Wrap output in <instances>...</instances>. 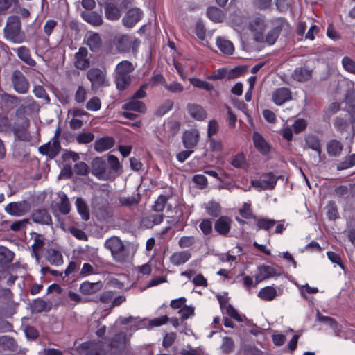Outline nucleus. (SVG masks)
<instances>
[{"label": "nucleus", "mask_w": 355, "mask_h": 355, "mask_svg": "<svg viewBox=\"0 0 355 355\" xmlns=\"http://www.w3.org/2000/svg\"><path fill=\"white\" fill-rule=\"evenodd\" d=\"M85 42L93 52L98 51L102 45L101 36L97 33H88L85 37Z\"/></svg>", "instance_id": "412c9836"}, {"label": "nucleus", "mask_w": 355, "mask_h": 355, "mask_svg": "<svg viewBox=\"0 0 355 355\" xmlns=\"http://www.w3.org/2000/svg\"><path fill=\"white\" fill-rule=\"evenodd\" d=\"M199 132L196 129L186 130L182 135L184 146L187 148H194L199 141Z\"/></svg>", "instance_id": "ddd939ff"}, {"label": "nucleus", "mask_w": 355, "mask_h": 355, "mask_svg": "<svg viewBox=\"0 0 355 355\" xmlns=\"http://www.w3.org/2000/svg\"><path fill=\"white\" fill-rule=\"evenodd\" d=\"M60 201L58 202V207L61 214L66 215L70 211V203L67 196L64 192L58 193Z\"/></svg>", "instance_id": "58836bf2"}, {"label": "nucleus", "mask_w": 355, "mask_h": 355, "mask_svg": "<svg viewBox=\"0 0 355 355\" xmlns=\"http://www.w3.org/2000/svg\"><path fill=\"white\" fill-rule=\"evenodd\" d=\"M129 342L130 339L127 337L126 334L120 332L109 340V346L115 352H121L126 348Z\"/></svg>", "instance_id": "6e6552de"}, {"label": "nucleus", "mask_w": 355, "mask_h": 355, "mask_svg": "<svg viewBox=\"0 0 355 355\" xmlns=\"http://www.w3.org/2000/svg\"><path fill=\"white\" fill-rule=\"evenodd\" d=\"M87 96V91L83 86H79L75 93L74 99L78 103H83Z\"/></svg>", "instance_id": "774afa93"}, {"label": "nucleus", "mask_w": 355, "mask_h": 355, "mask_svg": "<svg viewBox=\"0 0 355 355\" xmlns=\"http://www.w3.org/2000/svg\"><path fill=\"white\" fill-rule=\"evenodd\" d=\"M173 196V193L170 191L167 194L160 195L155 201L152 207L153 211L156 212H162L164 211L165 207H167L168 210L172 209V205L168 204V201Z\"/></svg>", "instance_id": "2eb2a0df"}, {"label": "nucleus", "mask_w": 355, "mask_h": 355, "mask_svg": "<svg viewBox=\"0 0 355 355\" xmlns=\"http://www.w3.org/2000/svg\"><path fill=\"white\" fill-rule=\"evenodd\" d=\"M231 164L237 168H243L246 166V160L245 155L243 153H239L235 155L232 161Z\"/></svg>", "instance_id": "603ef678"}, {"label": "nucleus", "mask_w": 355, "mask_h": 355, "mask_svg": "<svg viewBox=\"0 0 355 355\" xmlns=\"http://www.w3.org/2000/svg\"><path fill=\"white\" fill-rule=\"evenodd\" d=\"M139 197L131 196H123L119 198V203L123 206L131 207L136 205L139 202Z\"/></svg>", "instance_id": "3c124183"}, {"label": "nucleus", "mask_w": 355, "mask_h": 355, "mask_svg": "<svg viewBox=\"0 0 355 355\" xmlns=\"http://www.w3.org/2000/svg\"><path fill=\"white\" fill-rule=\"evenodd\" d=\"M29 209L30 206L26 201L10 202L5 208L8 214L16 216L24 215Z\"/></svg>", "instance_id": "1a4fd4ad"}, {"label": "nucleus", "mask_w": 355, "mask_h": 355, "mask_svg": "<svg viewBox=\"0 0 355 355\" xmlns=\"http://www.w3.org/2000/svg\"><path fill=\"white\" fill-rule=\"evenodd\" d=\"M87 55V49L85 47H80L78 51L75 53L74 64L77 69L83 70L89 66Z\"/></svg>", "instance_id": "4468645a"}, {"label": "nucleus", "mask_w": 355, "mask_h": 355, "mask_svg": "<svg viewBox=\"0 0 355 355\" xmlns=\"http://www.w3.org/2000/svg\"><path fill=\"white\" fill-rule=\"evenodd\" d=\"M207 15L214 22H221L224 19L223 11L216 7L209 8L207 11Z\"/></svg>", "instance_id": "79ce46f5"}, {"label": "nucleus", "mask_w": 355, "mask_h": 355, "mask_svg": "<svg viewBox=\"0 0 355 355\" xmlns=\"http://www.w3.org/2000/svg\"><path fill=\"white\" fill-rule=\"evenodd\" d=\"M44 244V238L42 235L36 234L34 239V243L32 245L33 252L35 255L37 256L38 252L42 248Z\"/></svg>", "instance_id": "864d4df0"}, {"label": "nucleus", "mask_w": 355, "mask_h": 355, "mask_svg": "<svg viewBox=\"0 0 355 355\" xmlns=\"http://www.w3.org/2000/svg\"><path fill=\"white\" fill-rule=\"evenodd\" d=\"M68 231L78 240L87 241L88 239L85 232L80 229L72 227L68 228Z\"/></svg>", "instance_id": "e2e57ef3"}, {"label": "nucleus", "mask_w": 355, "mask_h": 355, "mask_svg": "<svg viewBox=\"0 0 355 355\" xmlns=\"http://www.w3.org/2000/svg\"><path fill=\"white\" fill-rule=\"evenodd\" d=\"M341 62L343 69L346 71L355 75V61L352 58L348 56H345L342 59Z\"/></svg>", "instance_id": "09e8293b"}, {"label": "nucleus", "mask_w": 355, "mask_h": 355, "mask_svg": "<svg viewBox=\"0 0 355 355\" xmlns=\"http://www.w3.org/2000/svg\"><path fill=\"white\" fill-rule=\"evenodd\" d=\"M258 270L265 279L273 277L277 274L275 269L270 266H261Z\"/></svg>", "instance_id": "49530a36"}, {"label": "nucleus", "mask_w": 355, "mask_h": 355, "mask_svg": "<svg viewBox=\"0 0 355 355\" xmlns=\"http://www.w3.org/2000/svg\"><path fill=\"white\" fill-rule=\"evenodd\" d=\"M60 135V130H56L55 135L51 139V141L39 148L40 153L47 155L50 158H54L56 157L61 149V146L59 141Z\"/></svg>", "instance_id": "39448f33"}, {"label": "nucleus", "mask_w": 355, "mask_h": 355, "mask_svg": "<svg viewBox=\"0 0 355 355\" xmlns=\"http://www.w3.org/2000/svg\"><path fill=\"white\" fill-rule=\"evenodd\" d=\"M104 246L110 251L112 259L120 264L128 263L135 252L130 251L129 244L125 243L118 236H112L105 241Z\"/></svg>", "instance_id": "f257e3e1"}, {"label": "nucleus", "mask_w": 355, "mask_h": 355, "mask_svg": "<svg viewBox=\"0 0 355 355\" xmlns=\"http://www.w3.org/2000/svg\"><path fill=\"white\" fill-rule=\"evenodd\" d=\"M306 126L307 122L306 120L303 119H298L295 120L292 125L294 132L296 134L304 131L306 129Z\"/></svg>", "instance_id": "338daca9"}, {"label": "nucleus", "mask_w": 355, "mask_h": 355, "mask_svg": "<svg viewBox=\"0 0 355 355\" xmlns=\"http://www.w3.org/2000/svg\"><path fill=\"white\" fill-rule=\"evenodd\" d=\"M249 26L252 31L260 32L264 28V21L261 18H257L250 23Z\"/></svg>", "instance_id": "0e129e2a"}, {"label": "nucleus", "mask_w": 355, "mask_h": 355, "mask_svg": "<svg viewBox=\"0 0 355 355\" xmlns=\"http://www.w3.org/2000/svg\"><path fill=\"white\" fill-rule=\"evenodd\" d=\"M163 219V214H151L142 218L141 223L144 227L151 228L154 225L160 224Z\"/></svg>", "instance_id": "c85d7f7f"}, {"label": "nucleus", "mask_w": 355, "mask_h": 355, "mask_svg": "<svg viewBox=\"0 0 355 355\" xmlns=\"http://www.w3.org/2000/svg\"><path fill=\"white\" fill-rule=\"evenodd\" d=\"M164 87L172 93H180L184 90V87L176 81L171 83H165Z\"/></svg>", "instance_id": "052dcab7"}, {"label": "nucleus", "mask_w": 355, "mask_h": 355, "mask_svg": "<svg viewBox=\"0 0 355 355\" xmlns=\"http://www.w3.org/2000/svg\"><path fill=\"white\" fill-rule=\"evenodd\" d=\"M355 166V154H352L345 158L337 165L338 171H343Z\"/></svg>", "instance_id": "c03bdc74"}, {"label": "nucleus", "mask_w": 355, "mask_h": 355, "mask_svg": "<svg viewBox=\"0 0 355 355\" xmlns=\"http://www.w3.org/2000/svg\"><path fill=\"white\" fill-rule=\"evenodd\" d=\"M132 44L130 37L126 35H121L116 39V46L120 53L128 51Z\"/></svg>", "instance_id": "c9c22d12"}, {"label": "nucleus", "mask_w": 355, "mask_h": 355, "mask_svg": "<svg viewBox=\"0 0 355 355\" xmlns=\"http://www.w3.org/2000/svg\"><path fill=\"white\" fill-rule=\"evenodd\" d=\"M189 81L193 86H194L197 88L203 89L207 91H211L214 88L213 85L211 84H210L209 83H208L207 81L201 80L196 78H190Z\"/></svg>", "instance_id": "de8ad7c7"}, {"label": "nucleus", "mask_w": 355, "mask_h": 355, "mask_svg": "<svg viewBox=\"0 0 355 355\" xmlns=\"http://www.w3.org/2000/svg\"><path fill=\"white\" fill-rule=\"evenodd\" d=\"M105 17L108 20L116 21L121 17L119 8L113 3H107L105 6Z\"/></svg>", "instance_id": "2f4dec72"}, {"label": "nucleus", "mask_w": 355, "mask_h": 355, "mask_svg": "<svg viewBox=\"0 0 355 355\" xmlns=\"http://www.w3.org/2000/svg\"><path fill=\"white\" fill-rule=\"evenodd\" d=\"M123 108L128 111H135L138 112H144L146 105L142 102L135 98L132 97L126 103L123 105Z\"/></svg>", "instance_id": "bb28decb"}, {"label": "nucleus", "mask_w": 355, "mask_h": 355, "mask_svg": "<svg viewBox=\"0 0 355 355\" xmlns=\"http://www.w3.org/2000/svg\"><path fill=\"white\" fill-rule=\"evenodd\" d=\"M232 220L227 216L220 217L214 224L215 230L220 235L226 236L230 232Z\"/></svg>", "instance_id": "6ab92c4d"}, {"label": "nucleus", "mask_w": 355, "mask_h": 355, "mask_svg": "<svg viewBox=\"0 0 355 355\" xmlns=\"http://www.w3.org/2000/svg\"><path fill=\"white\" fill-rule=\"evenodd\" d=\"M78 213L83 220H87L89 218V207L86 202L81 198H78L75 202Z\"/></svg>", "instance_id": "72a5a7b5"}, {"label": "nucleus", "mask_w": 355, "mask_h": 355, "mask_svg": "<svg viewBox=\"0 0 355 355\" xmlns=\"http://www.w3.org/2000/svg\"><path fill=\"white\" fill-rule=\"evenodd\" d=\"M305 143L307 148L315 150L318 155L319 161L321 160L322 144L320 139L315 135H308L305 138Z\"/></svg>", "instance_id": "393cba45"}, {"label": "nucleus", "mask_w": 355, "mask_h": 355, "mask_svg": "<svg viewBox=\"0 0 355 355\" xmlns=\"http://www.w3.org/2000/svg\"><path fill=\"white\" fill-rule=\"evenodd\" d=\"M277 178L272 173L262 175L258 180H251V185L257 191L272 190L276 186Z\"/></svg>", "instance_id": "423d86ee"}, {"label": "nucleus", "mask_w": 355, "mask_h": 355, "mask_svg": "<svg viewBox=\"0 0 355 355\" xmlns=\"http://www.w3.org/2000/svg\"><path fill=\"white\" fill-rule=\"evenodd\" d=\"M134 69L135 66L128 60H123L116 65L114 81L118 89L123 90L129 86L131 82L130 73Z\"/></svg>", "instance_id": "7ed1b4c3"}, {"label": "nucleus", "mask_w": 355, "mask_h": 355, "mask_svg": "<svg viewBox=\"0 0 355 355\" xmlns=\"http://www.w3.org/2000/svg\"><path fill=\"white\" fill-rule=\"evenodd\" d=\"M101 288V282L92 283L88 281H85L80 284L79 290L84 295H91L98 291Z\"/></svg>", "instance_id": "a878e982"}, {"label": "nucleus", "mask_w": 355, "mask_h": 355, "mask_svg": "<svg viewBox=\"0 0 355 355\" xmlns=\"http://www.w3.org/2000/svg\"><path fill=\"white\" fill-rule=\"evenodd\" d=\"M256 224L258 230H263L268 231L272 228L276 224V220L268 218H256Z\"/></svg>", "instance_id": "a19ab883"}, {"label": "nucleus", "mask_w": 355, "mask_h": 355, "mask_svg": "<svg viewBox=\"0 0 355 355\" xmlns=\"http://www.w3.org/2000/svg\"><path fill=\"white\" fill-rule=\"evenodd\" d=\"M272 99L275 105L280 106L292 99V93L288 88L280 87L272 92Z\"/></svg>", "instance_id": "9d476101"}, {"label": "nucleus", "mask_w": 355, "mask_h": 355, "mask_svg": "<svg viewBox=\"0 0 355 355\" xmlns=\"http://www.w3.org/2000/svg\"><path fill=\"white\" fill-rule=\"evenodd\" d=\"M114 139L112 137H104L96 140L94 143V149L102 153L110 149L114 145Z\"/></svg>", "instance_id": "5701e85b"}, {"label": "nucleus", "mask_w": 355, "mask_h": 355, "mask_svg": "<svg viewBox=\"0 0 355 355\" xmlns=\"http://www.w3.org/2000/svg\"><path fill=\"white\" fill-rule=\"evenodd\" d=\"M0 347L4 350L15 351L17 344L15 340L9 336H0Z\"/></svg>", "instance_id": "4c0bfd02"}, {"label": "nucleus", "mask_w": 355, "mask_h": 355, "mask_svg": "<svg viewBox=\"0 0 355 355\" xmlns=\"http://www.w3.org/2000/svg\"><path fill=\"white\" fill-rule=\"evenodd\" d=\"M286 23L284 21L279 20L277 22V26L269 31L266 36L265 42L268 45H272L275 43L277 41L280 32L284 25H286Z\"/></svg>", "instance_id": "4be33fe9"}, {"label": "nucleus", "mask_w": 355, "mask_h": 355, "mask_svg": "<svg viewBox=\"0 0 355 355\" xmlns=\"http://www.w3.org/2000/svg\"><path fill=\"white\" fill-rule=\"evenodd\" d=\"M32 309L34 312L41 313L42 311H48L51 309V304H48L42 298H37L33 300L32 303Z\"/></svg>", "instance_id": "ea45409f"}, {"label": "nucleus", "mask_w": 355, "mask_h": 355, "mask_svg": "<svg viewBox=\"0 0 355 355\" xmlns=\"http://www.w3.org/2000/svg\"><path fill=\"white\" fill-rule=\"evenodd\" d=\"M94 139V135L92 132H83L76 137V141L80 144H86L92 142Z\"/></svg>", "instance_id": "5fc2aeb1"}, {"label": "nucleus", "mask_w": 355, "mask_h": 355, "mask_svg": "<svg viewBox=\"0 0 355 355\" xmlns=\"http://www.w3.org/2000/svg\"><path fill=\"white\" fill-rule=\"evenodd\" d=\"M277 292L275 288L272 286H266L261 288L258 293V296L264 301H272L277 296Z\"/></svg>", "instance_id": "e433bc0d"}, {"label": "nucleus", "mask_w": 355, "mask_h": 355, "mask_svg": "<svg viewBox=\"0 0 355 355\" xmlns=\"http://www.w3.org/2000/svg\"><path fill=\"white\" fill-rule=\"evenodd\" d=\"M327 216L330 220H335L338 217V209L336 204L333 202H329L327 207Z\"/></svg>", "instance_id": "13d9d810"}, {"label": "nucleus", "mask_w": 355, "mask_h": 355, "mask_svg": "<svg viewBox=\"0 0 355 355\" xmlns=\"http://www.w3.org/2000/svg\"><path fill=\"white\" fill-rule=\"evenodd\" d=\"M32 220L37 224L51 225V216L46 209H37L33 211L31 214Z\"/></svg>", "instance_id": "9b49d317"}, {"label": "nucleus", "mask_w": 355, "mask_h": 355, "mask_svg": "<svg viewBox=\"0 0 355 355\" xmlns=\"http://www.w3.org/2000/svg\"><path fill=\"white\" fill-rule=\"evenodd\" d=\"M312 74V69L306 67H300L293 71L291 77L294 80L303 83L311 80Z\"/></svg>", "instance_id": "a211bd4d"}, {"label": "nucleus", "mask_w": 355, "mask_h": 355, "mask_svg": "<svg viewBox=\"0 0 355 355\" xmlns=\"http://www.w3.org/2000/svg\"><path fill=\"white\" fill-rule=\"evenodd\" d=\"M216 44L221 52L227 55H232L234 47L233 44L223 37H218L216 40Z\"/></svg>", "instance_id": "f704fd0d"}, {"label": "nucleus", "mask_w": 355, "mask_h": 355, "mask_svg": "<svg viewBox=\"0 0 355 355\" xmlns=\"http://www.w3.org/2000/svg\"><path fill=\"white\" fill-rule=\"evenodd\" d=\"M80 16L85 21L93 26H99L103 23V16L95 11H83Z\"/></svg>", "instance_id": "f3484780"}, {"label": "nucleus", "mask_w": 355, "mask_h": 355, "mask_svg": "<svg viewBox=\"0 0 355 355\" xmlns=\"http://www.w3.org/2000/svg\"><path fill=\"white\" fill-rule=\"evenodd\" d=\"M240 215L246 219H249L251 218H256L255 216L252 215V211L251 209V205L250 203L245 202L243 203L242 207L239 209Z\"/></svg>", "instance_id": "4d7b16f0"}, {"label": "nucleus", "mask_w": 355, "mask_h": 355, "mask_svg": "<svg viewBox=\"0 0 355 355\" xmlns=\"http://www.w3.org/2000/svg\"><path fill=\"white\" fill-rule=\"evenodd\" d=\"M253 141L255 147L261 153L266 155L269 153L270 146L259 133L254 132L253 134Z\"/></svg>", "instance_id": "cd10ccee"}, {"label": "nucleus", "mask_w": 355, "mask_h": 355, "mask_svg": "<svg viewBox=\"0 0 355 355\" xmlns=\"http://www.w3.org/2000/svg\"><path fill=\"white\" fill-rule=\"evenodd\" d=\"M17 53L18 58L26 64L34 67L36 66V62L32 58L30 49L25 46H21L18 48L13 49Z\"/></svg>", "instance_id": "dca6fc26"}, {"label": "nucleus", "mask_w": 355, "mask_h": 355, "mask_svg": "<svg viewBox=\"0 0 355 355\" xmlns=\"http://www.w3.org/2000/svg\"><path fill=\"white\" fill-rule=\"evenodd\" d=\"M11 81L14 89L18 94H24L28 92L30 87L29 82L19 70L13 71Z\"/></svg>", "instance_id": "0eeeda50"}, {"label": "nucleus", "mask_w": 355, "mask_h": 355, "mask_svg": "<svg viewBox=\"0 0 355 355\" xmlns=\"http://www.w3.org/2000/svg\"><path fill=\"white\" fill-rule=\"evenodd\" d=\"M334 125L338 132L342 133L347 130L349 124L347 120L340 117H336L334 119Z\"/></svg>", "instance_id": "6e6d98bb"}, {"label": "nucleus", "mask_w": 355, "mask_h": 355, "mask_svg": "<svg viewBox=\"0 0 355 355\" xmlns=\"http://www.w3.org/2000/svg\"><path fill=\"white\" fill-rule=\"evenodd\" d=\"M46 257L49 262L52 265L60 266L63 263V258L61 252L55 249L48 250Z\"/></svg>", "instance_id": "473e14b6"}, {"label": "nucleus", "mask_w": 355, "mask_h": 355, "mask_svg": "<svg viewBox=\"0 0 355 355\" xmlns=\"http://www.w3.org/2000/svg\"><path fill=\"white\" fill-rule=\"evenodd\" d=\"M14 254L12 251L8 250L7 248H0V263L5 264L10 263L12 261Z\"/></svg>", "instance_id": "a18cd8bd"}, {"label": "nucleus", "mask_w": 355, "mask_h": 355, "mask_svg": "<svg viewBox=\"0 0 355 355\" xmlns=\"http://www.w3.org/2000/svg\"><path fill=\"white\" fill-rule=\"evenodd\" d=\"M107 164L105 160L101 157H96L92 162V173L98 177L101 178L106 173Z\"/></svg>", "instance_id": "b1692460"}, {"label": "nucleus", "mask_w": 355, "mask_h": 355, "mask_svg": "<svg viewBox=\"0 0 355 355\" xmlns=\"http://www.w3.org/2000/svg\"><path fill=\"white\" fill-rule=\"evenodd\" d=\"M87 78L91 82V89L96 91L101 87L108 85L106 72L98 68H92L87 73Z\"/></svg>", "instance_id": "20e7f679"}, {"label": "nucleus", "mask_w": 355, "mask_h": 355, "mask_svg": "<svg viewBox=\"0 0 355 355\" xmlns=\"http://www.w3.org/2000/svg\"><path fill=\"white\" fill-rule=\"evenodd\" d=\"M89 167L83 162H78L74 165V171L78 175H86L88 173Z\"/></svg>", "instance_id": "680f3d73"}, {"label": "nucleus", "mask_w": 355, "mask_h": 355, "mask_svg": "<svg viewBox=\"0 0 355 355\" xmlns=\"http://www.w3.org/2000/svg\"><path fill=\"white\" fill-rule=\"evenodd\" d=\"M343 150V144L336 139H332L327 143V151L330 157H338Z\"/></svg>", "instance_id": "7c9ffc66"}, {"label": "nucleus", "mask_w": 355, "mask_h": 355, "mask_svg": "<svg viewBox=\"0 0 355 355\" xmlns=\"http://www.w3.org/2000/svg\"><path fill=\"white\" fill-rule=\"evenodd\" d=\"M168 318L167 315H162L158 318H155L153 319L149 320L148 325L150 327H160L163 324H165L168 322Z\"/></svg>", "instance_id": "bf43d9fd"}, {"label": "nucleus", "mask_w": 355, "mask_h": 355, "mask_svg": "<svg viewBox=\"0 0 355 355\" xmlns=\"http://www.w3.org/2000/svg\"><path fill=\"white\" fill-rule=\"evenodd\" d=\"M4 37L13 43L20 44L25 40V34L21 31V21L17 16H10L3 28Z\"/></svg>", "instance_id": "f03ea898"}, {"label": "nucleus", "mask_w": 355, "mask_h": 355, "mask_svg": "<svg viewBox=\"0 0 355 355\" xmlns=\"http://www.w3.org/2000/svg\"><path fill=\"white\" fill-rule=\"evenodd\" d=\"M142 15L143 13L140 9H130L122 19V23L127 28H132L139 21H140Z\"/></svg>", "instance_id": "f8f14e48"}, {"label": "nucleus", "mask_w": 355, "mask_h": 355, "mask_svg": "<svg viewBox=\"0 0 355 355\" xmlns=\"http://www.w3.org/2000/svg\"><path fill=\"white\" fill-rule=\"evenodd\" d=\"M187 111L193 119L197 121H203L207 117V112L200 105L190 103L187 105Z\"/></svg>", "instance_id": "aec40b11"}, {"label": "nucleus", "mask_w": 355, "mask_h": 355, "mask_svg": "<svg viewBox=\"0 0 355 355\" xmlns=\"http://www.w3.org/2000/svg\"><path fill=\"white\" fill-rule=\"evenodd\" d=\"M207 214L211 217H217L220 215L221 207L218 202L210 201L205 205Z\"/></svg>", "instance_id": "37998d69"}, {"label": "nucleus", "mask_w": 355, "mask_h": 355, "mask_svg": "<svg viewBox=\"0 0 355 355\" xmlns=\"http://www.w3.org/2000/svg\"><path fill=\"white\" fill-rule=\"evenodd\" d=\"M191 257L188 251H180L173 253L170 257V261L175 266H180L186 263Z\"/></svg>", "instance_id": "c756f323"}, {"label": "nucleus", "mask_w": 355, "mask_h": 355, "mask_svg": "<svg viewBox=\"0 0 355 355\" xmlns=\"http://www.w3.org/2000/svg\"><path fill=\"white\" fill-rule=\"evenodd\" d=\"M182 320H187L189 317L193 315L194 308L187 305L183 306L178 311Z\"/></svg>", "instance_id": "69168bd1"}, {"label": "nucleus", "mask_w": 355, "mask_h": 355, "mask_svg": "<svg viewBox=\"0 0 355 355\" xmlns=\"http://www.w3.org/2000/svg\"><path fill=\"white\" fill-rule=\"evenodd\" d=\"M85 107L89 111H98L101 107V101L98 97L94 96L87 101Z\"/></svg>", "instance_id": "8fccbe9b"}]
</instances>
